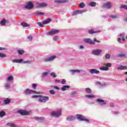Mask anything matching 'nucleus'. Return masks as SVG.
Instances as JSON below:
<instances>
[{
	"instance_id": "obj_1",
	"label": "nucleus",
	"mask_w": 127,
	"mask_h": 127,
	"mask_svg": "<svg viewBox=\"0 0 127 127\" xmlns=\"http://www.w3.org/2000/svg\"><path fill=\"white\" fill-rule=\"evenodd\" d=\"M51 115L52 117H54L55 118H58V117L61 116V110H59L58 111H53L51 112Z\"/></svg>"
},
{
	"instance_id": "obj_2",
	"label": "nucleus",
	"mask_w": 127,
	"mask_h": 127,
	"mask_svg": "<svg viewBox=\"0 0 127 127\" xmlns=\"http://www.w3.org/2000/svg\"><path fill=\"white\" fill-rule=\"evenodd\" d=\"M41 103H46L47 101H49V98L47 96H42L40 95V99L39 100Z\"/></svg>"
},
{
	"instance_id": "obj_3",
	"label": "nucleus",
	"mask_w": 127,
	"mask_h": 127,
	"mask_svg": "<svg viewBox=\"0 0 127 127\" xmlns=\"http://www.w3.org/2000/svg\"><path fill=\"white\" fill-rule=\"evenodd\" d=\"M18 114H20L21 116H29V112L26 110H20L18 111Z\"/></svg>"
},
{
	"instance_id": "obj_4",
	"label": "nucleus",
	"mask_w": 127,
	"mask_h": 127,
	"mask_svg": "<svg viewBox=\"0 0 127 127\" xmlns=\"http://www.w3.org/2000/svg\"><path fill=\"white\" fill-rule=\"evenodd\" d=\"M77 120H79V121H84V122H89V120L86 119L84 118V116L80 114L76 115Z\"/></svg>"
},
{
	"instance_id": "obj_5",
	"label": "nucleus",
	"mask_w": 127,
	"mask_h": 127,
	"mask_svg": "<svg viewBox=\"0 0 127 127\" xmlns=\"http://www.w3.org/2000/svg\"><path fill=\"white\" fill-rule=\"evenodd\" d=\"M102 52L103 51L102 50H96L92 51V54H93V55L98 56V55H100Z\"/></svg>"
},
{
	"instance_id": "obj_6",
	"label": "nucleus",
	"mask_w": 127,
	"mask_h": 127,
	"mask_svg": "<svg viewBox=\"0 0 127 127\" xmlns=\"http://www.w3.org/2000/svg\"><path fill=\"white\" fill-rule=\"evenodd\" d=\"M33 3L31 1H29L27 4V5L25 6V8H27V9H32V8H33Z\"/></svg>"
},
{
	"instance_id": "obj_7",
	"label": "nucleus",
	"mask_w": 127,
	"mask_h": 127,
	"mask_svg": "<svg viewBox=\"0 0 127 127\" xmlns=\"http://www.w3.org/2000/svg\"><path fill=\"white\" fill-rule=\"evenodd\" d=\"M47 3H38L36 4V7H45L46 6H47Z\"/></svg>"
},
{
	"instance_id": "obj_8",
	"label": "nucleus",
	"mask_w": 127,
	"mask_h": 127,
	"mask_svg": "<svg viewBox=\"0 0 127 127\" xmlns=\"http://www.w3.org/2000/svg\"><path fill=\"white\" fill-rule=\"evenodd\" d=\"M84 41L86 43H89V44H91V45H95V42L92 41L91 39H84Z\"/></svg>"
},
{
	"instance_id": "obj_9",
	"label": "nucleus",
	"mask_w": 127,
	"mask_h": 127,
	"mask_svg": "<svg viewBox=\"0 0 127 127\" xmlns=\"http://www.w3.org/2000/svg\"><path fill=\"white\" fill-rule=\"evenodd\" d=\"M97 102L99 103V105H101V106H103V105H106V104H107V101L100 98L97 99Z\"/></svg>"
},
{
	"instance_id": "obj_10",
	"label": "nucleus",
	"mask_w": 127,
	"mask_h": 127,
	"mask_svg": "<svg viewBox=\"0 0 127 127\" xmlns=\"http://www.w3.org/2000/svg\"><path fill=\"white\" fill-rule=\"evenodd\" d=\"M32 93H33L34 94H37V92H36L35 90H32L28 89L25 91V94L26 95H29L30 94H32Z\"/></svg>"
},
{
	"instance_id": "obj_11",
	"label": "nucleus",
	"mask_w": 127,
	"mask_h": 127,
	"mask_svg": "<svg viewBox=\"0 0 127 127\" xmlns=\"http://www.w3.org/2000/svg\"><path fill=\"white\" fill-rule=\"evenodd\" d=\"M59 32H60L59 30L55 29L52 31L48 33V35H54L55 34H58V33H59Z\"/></svg>"
},
{
	"instance_id": "obj_12",
	"label": "nucleus",
	"mask_w": 127,
	"mask_h": 127,
	"mask_svg": "<svg viewBox=\"0 0 127 127\" xmlns=\"http://www.w3.org/2000/svg\"><path fill=\"white\" fill-rule=\"evenodd\" d=\"M55 58H56V56H52V57H51L48 59H45L44 61H45V62H50V61H52L53 60H54V59H55Z\"/></svg>"
},
{
	"instance_id": "obj_13",
	"label": "nucleus",
	"mask_w": 127,
	"mask_h": 127,
	"mask_svg": "<svg viewBox=\"0 0 127 127\" xmlns=\"http://www.w3.org/2000/svg\"><path fill=\"white\" fill-rule=\"evenodd\" d=\"M90 74H99V73H100V71L95 68H93L90 69Z\"/></svg>"
},
{
	"instance_id": "obj_14",
	"label": "nucleus",
	"mask_w": 127,
	"mask_h": 127,
	"mask_svg": "<svg viewBox=\"0 0 127 127\" xmlns=\"http://www.w3.org/2000/svg\"><path fill=\"white\" fill-rule=\"evenodd\" d=\"M104 7L105 8H111L112 7V5L111 4L110 2H107L104 5Z\"/></svg>"
},
{
	"instance_id": "obj_15",
	"label": "nucleus",
	"mask_w": 127,
	"mask_h": 127,
	"mask_svg": "<svg viewBox=\"0 0 127 127\" xmlns=\"http://www.w3.org/2000/svg\"><path fill=\"white\" fill-rule=\"evenodd\" d=\"M67 121H68L69 122H71L72 121H75V120H76V117H74V116H71L70 117H67L66 118Z\"/></svg>"
},
{
	"instance_id": "obj_16",
	"label": "nucleus",
	"mask_w": 127,
	"mask_h": 127,
	"mask_svg": "<svg viewBox=\"0 0 127 127\" xmlns=\"http://www.w3.org/2000/svg\"><path fill=\"white\" fill-rule=\"evenodd\" d=\"M118 70H127V66L121 65L120 66L118 67Z\"/></svg>"
},
{
	"instance_id": "obj_17",
	"label": "nucleus",
	"mask_w": 127,
	"mask_h": 127,
	"mask_svg": "<svg viewBox=\"0 0 127 127\" xmlns=\"http://www.w3.org/2000/svg\"><path fill=\"white\" fill-rule=\"evenodd\" d=\"M52 20L51 19L48 18V19L43 21V24H47L50 22H51Z\"/></svg>"
},
{
	"instance_id": "obj_18",
	"label": "nucleus",
	"mask_w": 127,
	"mask_h": 127,
	"mask_svg": "<svg viewBox=\"0 0 127 127\" xmlns=\"http://www.w3.org/2000/svg\"><path fill=\"white\" fill-rule=\"evenodd\" d=\"M98 32H100V31H94L93 29L88 31L89 34H94V33H98Z\"/></svg>"
},
{
	"instance_id": "obj_19",
	"label": "nucleus",
	"mask_w": 127,
	"mask_h": 127,
	"mask_svg": "<svg viewBox=\"0 0 127 127\" xmlns=\"http://www.w3.org/2000/svg\"><path fill=\"white\" fill-rule=\"evenodd\" d=\"M23 60L22 59H18V60H14L12 61L13 63H21L22 62Z\"/></svg>"
},
{
	"instance_id": "obj_20",
	"label": "nucleus",
	"mask_w": 127,
	"mask_h": 127,
	"mask_svg": "<svg viewBox=\"0 0 127 127\" xmlns=\"http://www.w3.org/2000/svg\"><path fill=\"white\" fill-rule=\"evenodd\" d=\"M70 88V86L69 85H64L62 88V90L64 91H66V89H69Z\"/></svg>"
},
{
	"instance_id": "obj_21",
	"label": "nucleus",
	"mask_w": 127,
	"mask_h": 127,
	"mask_svg": "<svg viewBox=\"0 0 127 127\" xmlns=\"http://www.w3.org/2000/svg\"><path fill=\"white\" fill-rule=\"evenodd\" d=\"M21 25L23 27H28L29 26H30L29 24H27L26 23H21Z\"/></svg>"
},
{
	"instance_id": "obj_22",
	"label": "nucleus",
	"mask_w": 127,
	"mask_h": 127,
	"mask_svg": "<svg viewBox=\"0 0 127 127\" xmlns=\"http://www.w3.org/2000/svg\"><path fill=\"white\" fill-rule=\"evenodd\" d=\"M10 103V99L7 98L6 99L4 100V104L5 105H7L8 104H9Z\"/></svg>"
},
{
	"instance_id": "obj_23",
	"label": "nucleus",
	"mask_w": 127,
	"mask_h": 127,
	"mask_svg": "<svg viewBox=\"0 0 127 127\" xmlns=\"http://www.w3.org/2000/svg\"><path fill=\"white\" fill-rule=\"evenodd\" d=\"M71 72H72V75H74L75 73H80L81 71H80V70L79 69H76V70H71Z\"/></svg>"
},
{
	"instance_id": "obj_24",
	"label": "nucleus",
	"mask_w": 127,
	"mask_h": 127,
	"mask_svg": "<svg viewBox=\"0 0 127 127\" xmlns=\"http://www.w3.org/2000/svg\"><path fill=\"white\" fill-rule=\"evenodd\" d=\"M5 116V112L3 111H1L0 112V118H2V117H4Z\"/></svg>"
},
{
	"instance_id": "obj_25",
	"label": "nucleus",
	"mask_w": 127,
	"mask_h": 127,
	"mask_svg": "<svg viewBox=\"0 0 127 127\" xmlns=\"http://www.w3.org/2000/svg\"><path fill=\"white\" fill-rule=\"evenodd\" d=\"M17 52L19 55H22L24 53V51L23 50H18Z\"/></svg>"
},
{
	"instance_id": "obj_26",
	"label": "nucleus",
	"mask_w": 127,
	"mask_h": 127,
	"mask_svg": "<svg viewBox=\"0 0 127 127\" xmlns=\"http://www.w3.org/2000/svg\"><path fill=\"white\" fill-rule=\"evenodd\" d=\"M85 92L86 93H87V94H91L92 93V90L91 89L87 88L85 89Z\"/></svg>"
},
{
	"instance_id": "obj_27",
	"label": "nucleus",
	"mask_w": 127,
	"mask_h": 127,
	"mask_svg": "<svg viewBox=\"0 0 127 127\" xmlns=\"http://www.w3.org/2000/svg\"><path fill=\"white\" fill-rule=\"evenodd\" d=\"M109 69L108 67H107V66L105 65V66H102V67H100V70L102 71H107Z\"/></svg>"
},
{
	"instance_id": "obj_28",
	"label": "nucleus",
	"mask_w": 127,
	"mask_h": 127,
	"mask_svg": "<svg viewBox=\"0 0 127 127\" xmlns=\"http://www.w3.org/2000/svg\"><path fill=\"white\" fill-rule=\"evenodd\" d=\"M7 126H8L9 127H16V125L15 124H13V123H7Z\"/></svg>"
},
{
	"instance_id": "obj_29",
	"label": "nucleus",
	"mask_w": 127,
	"mask_h": 127,
	"mask_svg": "<svg viewBox=\"0 0 127 127\" xmlns=\"http://www.w3.org/2000/svg\"><path fill=\"white\" fill-rule=\"evenodd\" d=\"M86 98H88V99H92L93 98H95V95H86Z\"/></svg>"
},
{
	"instance_id": "obj_30",
	"label": "nucleus",
	"mask_w": 127,
	"mask_h": 127,
	"mask_svg": "<svg viewBox=\"0 0 127 127\" xmlns=\"http://www.w3.org/2000/svg\"><path fill=\"white\" fill-rule=\"evenodd\" d=\"M96 4H97V3L96 2H91L89 3L90 6H92V7L96 6Z\"/></svg>"
},
{
	"instance_id": "obj_31",
	"label": "nucleus",
	"mask_w": 127,
	"mask_h": 127,
	"mask_svg": "<svg viewBox=\"0 0 127 127\" xmlns=\"http://www.w3.org/2000/svg\"><path fill=\"white\" fill-rule=\"evenodd\" d=\"M84 6H85V5L84 2H81L79 4V7L80 8H84Z\"/></svg>"
},
{
	"instance_id": "obj_32",
	"label": "nucleus",
	"mask_w": 127,
	"mask_h": 127,
	"mask_svg": "<svg viewBox=\"0 0 127 127\" xmlns=\"http://www.w3.org/2000/svg\"><path fill=\"white\" fill-rule=\"evenodd\" d=\"M5 22H6V20H5V19H3L1 21L0 23L1 25H5Z\"/></svg>"
},
{
	"instance_id": "obj_33",
	"label": "nucleus",
	"mask_w": 127,
	"mask_h": 127,
	"mask_svg": "<svg viewBox=\"0 0 127 127\" xmlns=\"http://www.w3.org/2000/svg\"><path fill=\"white\" fill-rule=\"evenodd\" d=\"M86 11H87V10H78V14L84 13V12H86Z\"/></svg>"
},
{
	"instance_id": "obj_34",
	"label": "nucleus",
	"mask_w": 127,
	"mask_h": 127,
	"mask_svg": "<svg viewBox=\"0 0 127 127\" xmlns=\"http://www.w3.org/2000/svg\"><path fill=\"white\" fill-rule=\"evenodd\" d=\"M37 24L40 26V27H44V24L41 23V22H37Z\"/></svg>"
},
{
	"instance_id": "obj_35",
	"label": "nucleus",
	"mask_w": 127,
	"mask_h": 127,
	"mask_svg": "<svg viewBox=\"0 0 127 127\" xmlns=\"http://www.w3.org/2000/svg\"><path fill=\"white\" fill-rule=\"evenodd\" d=\"M51 76H52V77L54 78H56V77H57V75H56V73H55V72H51Z\"/></svg>"
},
{
	"instance_id": "obj_36",
	"label": "nucleus",
	"mask_w": 127,
	"mask_h": 127,
	"mask_svg": "<svg viewBox=\"0 0 127 127\" xmlns=\"http://www.w3.org/2000/svg\"><path fill=\"white\" fill-rule=\"evenodd\" d=\"M7 81H11V80H13V76H9L7 78Z\"/></svg>"
},
{
	"instance_id": "obj_37",
	"label": "nucleus",
	"mask_w": 127,
	"mask_h": 127,
	"mask_svg": "<svg viewBox=\"0 0 127 127\" xmlns=\"http://www.w3.org/2000/svg\"><path fill=\"white\" fill-rule=\"evenodd\" d=\"M126 56V54H120L118 55V57L122 58V57H125Z\"/></svg>"
},
{
	"instance_id": "obj_38",
	"label": "nucleus",
	"mask_w": 127,
	"mask_h": 127,
	"mask_svg": "<svg viewBox=\"0 0 127 127\" xmlns=\"http://www.w3.org/2000/svg\"><path fill=\"white\" fill-rule=\"evenodd\" d=\"M111 58V55L109 54H106L105 55V59H109Z\"/></svg>"
},
{
	"instance_id": "obj_39",
	"label": "nucleus",
	"mask_w": 127,
	"mask_h": 127,
	"mask_svg": "<svg viewBox=\"0 0 127 127\" xmlns=\"http://www.w3.org/2000/svg\"><path fill=\"white\" fill-rule=\"evenodd\" d=\"M77 14H79V10H76L72 13V15L73 16L77 15Z\"/></svg>"
},
{
	"instance_id": "obj_40",
	"label": "nucleus",
	"mask_w": 127,
	"mask_h": 127,
	"mask_svg": "<svg viewBox=\"0 0 127 127\" xmlns=\"http://www.w3.org/2000/svg\"><path fill=\"white\" fill-rule=\"evenodd\" d=\"M0 57H1L2 58H4L6 57V55L4 54L0 53Z\"/></svg>"
},
{
	"instance_id": "obj_41",
	"label": "nucleus",
	"mask_w": 127,
	"mask_h": 127,
	"mask_svg": "<svg viewBox=\"0 0 127 127\" xmlns=\"http://www.w3.org/2000/svg\"><path fill=\"white\" fill-rule=\"evenodd\" d=\"M121 8H125V9H127V5H122L121 6Z\"/></svg>"
},
{
	"instance_id": "obj_42",
	"label": "nucleus",
	"mask_w": 127,
	"mask_h": 127,
	"mask_svg": "<svg viewBox=\"0 0 127 127\" xmlns=\"http://www.w3.org/2000/svg\"><path fill=\"white\" fill-rule=\"evenodd\" d=\"M44 15V13L42 12H38L37 13V15Z\"/></svg>"
},
{
	"instance_id": "obj_43",
	"label": "nucleus",
	"mask_w": 127,
	"mask_h": 127,
	"mask_svg": "<svg viewBox=\"0 0 127 127\" xmlns=\"http://www.w3.org/2000/svg\"><path fill=\"white\" fill-rule=\"evenodd\" d=\"M40 95H34L31 97V98L32 99H34V98H40Z\"/></svg>"
},
{
	"instance_id": "obj_44",
	"label": "nucleus",
	"mask_w": 127,
	"mask_h": 127,
	"mask_svg": "<svg viewBox=\"0 0 127 127\" xmlns=\"http://www.w3.org/2000/svg\"><path fill=\"white\" fill-rule=\"evenodd\" d=\"M77 94V92L73 91L70 93V96H74V95H76Z\"/></svg>"
},
{
	"instance_id": "obj_45",
	"label": "nucleus",
	"mask_w": 127,
	"mask_h": 127,
	"mask_svg": "<svg viewBox=\"0 0 127 127\" xmlns=\"http://www.w3.org/2000/svg\"><path fill=\"white\" fill-rule=\"evenodd\" d=\"M105 66L108 68L109 67H111V66H112V64L111 63H107Z\"/></svg>"
},
{
	"instance_id": "obj_46",
	"label": "nucleus",
	"mask_w": 127,
	"mask_h": 127,
	"mask_svg": "<svg viewBox=\"0 0 127 127\" xmlns=\"http://www.w3.org/2000/svg\"><path fill=\"white\" fill-rule=\"evenodd\" d=\"M65 83H66V80L65 79H63L62 81L61 82V84L63 85H65Z\"/></svg>"
},
{
	"instance_id": "obj_47",
	"label": "nucleus",
	"mask_w": 127,
	"mask_h": 127,
	"mask_svg": "<svg viewBox=\"0 0 127 127\" xmlns=\"http://www.w3.org/2000/svg\"><path fill=\"white\" fill-rule=\"evenodd\" d=\"M50 93L51 95H55V91L54 90H50Z\"/></svg>"
},
{
	"instance_id": "obj_48",
	"label": "nucleus",
	"mask_w": 127,
	"mask_h": 127,
	"mask_svg": "<svg viewBox=\"0 0 127 127\" xmlns=\"http://www.w3.org/2000/svg\"><path fill=\"white\" fill-rule=\"evenodd\" d=\"M48 74V72H43L42 74L43 77H45V76H47V74Z\"/></svg>"
},
{
	"instance_id": "obj_49",
	"label": "nucleus",
	"mask_w": 127,
	"mask_h": 127,
	"mask_svg": "<svg viewBox=\"0 0 127 127\" xmlns=\"http://www.w3.org/2000/svg\"><path fill=\"white\" fill-rule=\"evenodd\" d=\"M10 86V85L9 84V83H6L4 86L5 88H9Z\"/></svg>"
},
{
	"instance_id": "obj_50",
	"label": "nucleus",
	"mask_w": 127,
	"mask_h": 127,
	"mask_svg": "<svg viewBox=\"0 0 127 127\" xmlns=\"http://www.w3.org/2000/svg\"><path fill=\"white\" fill-rule=\"evenodd\" d=\"M27 38L29 40H30V41H32V36H29L28 37H27Z\"/></svg>"
},
{
	"instance_id": "obj_51",
	"label": "nucleus",
	"mask_w": 127,
	"mask_h": 127,
	"mask_svg": "<svg viewBox=\"0 0 127 127\" xmlns=\"http://www.w3.org/2000/svg\"><path fill=\"white\" fill-rule=\"evenodd\" d=\"M68 1H69V0H62V3H65L68 2Z\"/></svg>"
},
{
	"instance_id": "obj_52",
	"label": "nucleus",
	"mask_w": 127,
	"mask_h": 127,
	"mask_svg": "<svg viewBox=\"0 0 127 127\" xmlns=\"http://www.w3.org/2000/svg\"><path fill=\"white\" fill-rule=\"evenodd\" d=\"M94 42H97V43H100V41L97 40L96 38H93Z\"/></svg>"
},
{
	"instance_id": "obj_53",
	"label": "nucleus",
	"mask_w": 127,
	"mask_h": 127,
	"mask_svg": "<svg viewBox=\"0 0 127 127\" xmlns=\"http://www.w3.org/2000/svg\"><path fill=\"white\" fill-rule=\"evenodd\" d=\"M55 2H57V3H62V0H55Z\"/></svg>"
},
{
	"instance_id": "obj_54",
	"label": "nucleus",
	"mask_w": 127,
	"mask_h": 127,
	"mask_svg": "<svg viewBox=\"0 0 127 127\" xmlns=\"http://www.w3.org/2000/svg\"><path fill=\"white\" fill-rule=\"evenodd\" d=\"M120 37H122V38L125 37V33H122V34H120Z\"/></svg>"
},
{
	"instance_id": "obj_55",
	"label": "nucleus",
	"mask_w": 127,
	"mask_h": 127,
	"mask_svg": "<svg viewBox=\"0 0 127 127\" xmlns=\"http://www.w3.org/2000/svg\"><path fill=\"white\" fill-rule=\"evenodd\" d=\"M32 86L34 87V89L37 87V84L34 83L32 84Z\"/></svg>"
},
{
	"instance_id": "obj_56",
	"label": "nucleus",
	"mask_w": 127,
	"mask_h": 127,
	"mask_svg": "<svg viewBox=\"0 0 127 127\" xmlns=\"http://www.w3.org/2000/svg\"><path fill=\"white\" fill-rule=\"evenodd\" d=\"M54 89H55V90H60V88H59V87H58V86H54Z\"/></svg>"
},
{
	"instance_id": "obj_57",
	"label": "nucleus",
	"mask_w": 127,
	"mask_h": 127,
	"mask_svg": "<svg viewBox=\"0 0 127 127\" xmlns=\"http://www.w3.org/2000/svg\"><path fill=\"white\" fill-rule=\"evenodd\" d=\"M111 18H118V17L116 15H112L111 16Z\"/></svg>"
},
{
	"instance_id": "obj_58",
	"label": "nucleus",
	"mask_w": 127,
	"mask_h": 127,
	"mask_svg": "<svg viewBox=\"0 0 127 127\" xmlns=\"http://www.w3.org/2000/svg\"><path fill=\"white\" fill-rule=\"evenodd\" d=\"M5 50V48L0 47V51Z\"/></svg>"
},
{
	"instance_id": "obj_59",
	"label": "nucleus",
	"mask_w": 127,
	"mask_h": 127,
	"mask_svg": "<svg viewBox=\"0 0 127 127\" xmlns=\"http://www.w3.org/2000/svg\"><path fill=\"white\" fill-rule=\"evenodd\" d=\"M114 103H111L110 104V107H111L112 108L114 107Z\"/></svg>"
},
{
	"instance_id": "obj_60",
	"label": "nucleus",
	"mask_w": 127,
	"mask_h": 127,
	"mask_svg": "<svg viewBox=\"0 0 127 127\" xmlns=\"http://www.w3.org/2000/svg\"><path fill=\"white\" fill-rule=\"evenodd\" d=\"M53 40H54V41H56L57 40V37H55L54 38H53Z\"/></svg>"
},
{
	"instance_id": "obj_61",
	"label": "nucleus",
	"mask_w": 127,
	"mask_h": 127,
	"mask_svg": "<svg viewBox=\"0 0 127 127\" xmlns=\"http://www.w3.org/2000/svg\"><path fill=\"white\" fill-rule=\"evenodd\" d=\"M56 83H60V80H55Z\"/></svg>"
},
{
	"instance_id": "obj_62",
	"label": "nucleus",
	"mask_w": 127,
	"mask_h": 127,
	"mask_svg": "<svg viewBox=\"0 0 127 127\" xmlns=\"http://www.w3.org/2000/svg\"><path fill=\"white\" fill-rule=\"evenodd\" d=\"M24 64L25 63H30V62L29 61H26V62H23Z\"/></svg>"
},
{
	"instance_id": "obj_63",
	"label": "nucleus",
	"mask_w": 127,
	"mask_h": 127,
	"mask_svg": "<svg viewBox=\"0 0 127 127\" xmlns=\"http://www.w3.org/2000/svg\"><path fill=\"white\" fill-rule=\"evenodd\" d=\"M80 49H84V47H83V46H80Z\"/></svg>"
},
{
	"instance_id": "obj_64",
	"label": "nucleus",
	"mask_w": 127,
	"mask_h": 127,
	"mask_svg": "<svg viewBox=\"0 0 127 127\" xmlns=\"http://www.w3.org/2000/svg\"><path fill=\"white\" fill-rule=\"evenodd\" d=\"M121 40H122V39L120 38H119L118 39V42H120V41H121Z\"/></svg>"
}]
</instances>
